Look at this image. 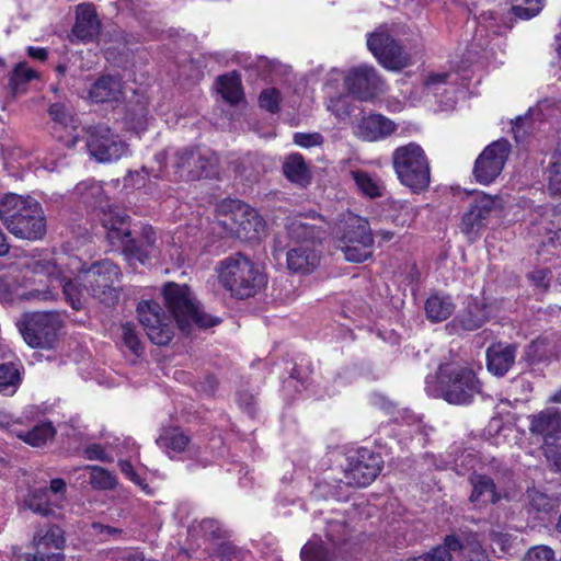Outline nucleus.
Returning <instances> with one entry per match:
<instances>
[{
  "instance_id": "nucleus-1",
  "label": "nucleus",
  "mask_w": 561,
  "mask_h": 561,
  "mask_svg": "<svg viewBox=\"0 0 561 561\" xmlns=\"http://www.w3.org/2000/svg\"><path fill=\"white\" fill-rule=\"evenodd\" d=\"M0 217L7 229L20 239L39 240L46 233L42 206L30 196L5 195L0 202Z\"/></svg>"
},
{
  "instance_id": "nucleus-2",
  "label": "nucleus",
  "mask_w": 561,
  "mask_h": 561,
  "mask_svg": "<svg viewBox=\"0 0 561 561\" xmlns=\"http://www.w3.org/2000/svg\"><path fill=\"white\" fill-rule=\"evenodd\" d=\"M216 272L219 284L238 299L255 296L267 282L260 267L240 252L221 260Z\"/></svg>"
},
{
  "instance_id": "nucleus-3",
  "label": "nucleus",
  "mask_w": 561,
  "mask_h": 561,
  "mask_svg": "<svg viewBox=\"0 0 561 561\" xmlns=\"http://www.w3.org/2000/svg\"><path fill=\"white\" fill-rule=\"evenodd\" d=\"M437 387L432 388L426 379L427 392L442 398L450 404L467 405L481 393V382L474 371L468 367L455 364H442L436 374Z\"/></svg>"
},
{
  "instance_id": "nucleus-4",
  "label": "nucleus",
  "mask_w": 561,
  "mask_h": 561,
  "mask_svg": "<svg viewBox=\"0 0 561 561\" xmlns=\"http://www.w3.org/2000/svg\"><path fill=\"white\" fill-rule=\"evenodd\" d=\"M163 296L173 319L183 333H190L193 327L208 329L220 323V319L206 313L186 285L169 283Z\"/></svg>"
},
{
  "instance_id": "nucleus-5",
  "label": "nucleus",
  "mask_w": 561,
  "mask_h": 561,
  "mask_svg": "<svg viewBox=\"0 0 561 561\" xmlns=\"http://www.w3.org/2000/svg\"><path fill=\"white\" fill-rule=\"evenodd\" d=\"M335 229L339 248L346 261L360 263L373 255L374 238L365 218L351 211L341 214Z\"/></svg>"
},
{
  "instance_id": "nucleus-6",
  "label": "nucleus",
  "mask_w": 561,
  "mask_h": 561,
  "mask_svg": "<svg viewBox=\"0 0 561 561\" xmlns=\"http://www.w3.org/2000/svg\"><path fill=\"white\" fill-rule=\"evenodd\" d=\"M71 266L80 270V279L88 295L100 302L113 306L119 299V267L110 260H101L92 263L89 268L81 270V262L72 259Z\"/></svg>"
},
{
  "instance_id": "nucleus-7",
  "label": "nucleus",
  "mask_w": 561,
  "mask_h": 561,
  "mask_svg": "<svg viewBox=\"0 0 561 561\" xmlns=\"http://www.w3.org/2000/svg\"><path fill=\"white\" fill-rule=\"evenodd\" d=\"M392 164L400 183L413 193L425 191L431 182V168L427 157L415 142L397 148L392 153Z\"/></svg>"
},
{
  "instance_id": "nucleus-8",
  "label": "nucleus",
  "mask_w": 561,
  "mask_h": 561,
  "mask_svg": "<svg viewBox=\"0 0 561 561\" xmlns=\"http://www.w3.org/2000/svg\"><path fill=\"white\" fill-rule=\"evenodd\" d=\"M61 325V317L56 311L33 312L24 316L19 330L28 346L51 350L58 341Z\"/></svg>"
},
{
  "instance_id": "nucleus-9",
  "label": "nucleus",
  "mask_w": 561,
  "mask_h": 561,
  "mask_svg": "<svg viewBox=\"0 0 561 561\" xmlns=\"http://www.w3.org/2000/svg\"><path fill=\"white\" fill-rule=\"evenodd\" d=\"M346 461L343 479L340 482L355 488L369 485L376 480L383 468L381 455L366 447H360L350 453Z\"/></svg>"
},
{
  "instance_id": "nucleus-10",
  "label": "nucleus",
  "mask_w": 561,
  "mask_h": 561,
  "mask_svg": "<svg viewBox=\"0 0 561 561\" xmlns=\"http://www.w3.org/2000/svg\"><path fill=\"white\" fill-rule=\"evenodd\" d=\"M221 224L231 234L245 241L259 240L265 231V221L257 211L239 201L229 204V214Z\"/></svg>"
},
{
  "instance_id": "nucleus-11",
  "label": "nucleus",
  "mask_w": 561,
  "mask_h": 561,
  "mask_svg": "<svg viewBox=\"0 0 561 561\" xmlns=\"http://www.w3.org/2000/svg\"><path fill=\"white\" fill-rule=\"evenodd\" d=\"M217 156L207 149L183 148L175 152L173 167L181 179L195 181L217 173Z\"/></svg>"
},
{
  "instance_id": "nucleus-12",
  "label": "nucleus",
  "mask_w": 561,
  "mask_h": 561,
  "mask_svg": "<svg viewBox=\"0 0 561 561\" xmlns=\"http://www.w3.org/2000/svg\"><path fill=\"white\" fill-rule=\"evenodd\" d=\"M139 322L149 340L157 345H167L174 335V325L170 316L156 301H141L137 308Z\"/></svg>"
},
{
  "instance_id": "nucleus-13",
  "label": "nucleus",
  "mask_w": 561,
  "mask_h": 561,
  "mask_svg": "<svg viewBox=\"0 0 561 561\" xmlns=\"http://www.w3.org/2000/svg\"><path fill=\"white\" fill-rule=\"evenodd\" d=\"M75 194L88 206L93 209H100L103 214L100 220L104 228L111 231H118L119 227L125 222L126 217L121 214L118 207L110 205L104 199L101 183L92 179L84 180L76 185Z\"/></svg>"
},
{
  "instance_id": "nucleus-14",
  "label": "nucleus",
  "mask_w": 561,
  "mask_h": 561,
  "mask_svg": "<svg viewBox=\"0 0 561 561\" xmlns=\"http://www.w3.org/2000/svg\"><path fill=\"white\" fill-rule=\"evenodd\" d=\"M85 147L91 157L102 163L115 162L128 152L126 142L105 125H98L88 131Z\"/></svg>"
},
{
  "instance_id": "nucleus-15",
  "label": "nucleus",
  "mask_w": 561,
  "mask_h": 561,
  "mask_svg": "<svg viewBox=\"0 0 561 561\" xmlns=\"http://www.w3.org/2000/svg\"><path fill=\"white\" fill-rule=\"evenodd\" d=\"M511 152L506 139L493 141L484 148L474 162L473 175L480 184L492 183L502 172Z\"/></svg>"
},
{
  "instance_id": "nucleus-16",
  "label": "nucleus",
  "mask_w": 561,
  "mask_h": 561,
  "mask_svg": "<svg viewBox=\"0 0 561 561\" xmlns=\"http://www.w3.org/2000/svg\"><path fill=\"white\" fill-rule=\"evenodd\" d=\"M33 272L37 275H46L50 280L51 287H55L54 283H56L58 287H61L65 298L72 309L80 310L83 307V290L85 291V289L84 287L80 288L82 282L78 284L77 280L70 279L67 272L56 262L51 260L36 261L33 264ZM79 280L81 279L79 278Z\"/></svg>"
},
{
  "instance_id": "nucleus-17",
  "label": "nucleus",
  "mask_w": 561,
  "mask_h": 561,
  "mask_svg": "<svg viewBox=\"0 0 561 561\" xmlns=\"http://www.w3.org/2000/svg\"><path fill=\"white\" fill-rule=\"evenodd\" d=\"M344 82L348 92L360 101H369L385 90L382 79L375 68L367 65L351 69Z\"/></svg>"
},
{
  "instance_id": "nucleus-18",
  "label": "nucleus",
  "mask_w": 561,
  "mask_h": 561,
  "mask_svg": "<svg viewBox=\"0 0 561 561\" xmlns=\"http://www.w3.org/2000/svg\"><path fill=\"white\" fill-rule=\"evenodd\" d=\"M367 46L378 61L389 70H401L409 65V57L386 32H376L367 39Z\"/></svg>"
},
{
  "instance_id": "nucleus-19",
  "label": "nucleus",
  "mask_w": 561,
  "mask_h": 561,
  "mask_svg": "<svg viewBox=\"0 0 561 561\" xmlns=\"http://www.w3.org/2000/svg\"><path fill=\"white\" fill-rule=\"evenodd\" d=\"M495 201L492 196L482 192L476 193L469 203V209L461 220V232L470 242L474 241L479 231L483 228L491 213L494 210Z\"/></svg>"
},
{
  "instance_id": "nucleus-20",
  "label": "nucleus",
  "mask_w": 561,
  "mask_h": 561,
  "mask_svg": "<svg viewBox=\"0 0 561 561\" xmlns=\"http://www.w3.org/2000/svg\"><path fill=\"white\" fill-rule=\"evenodd\" d=\"M101 32L95 7L91 3H80L76 9V22L70 34V42L75 44L90 43L98 38Z\"/></svg>"
},
{
  "instance_id": "nucleus-21",
  "label": "nucleus",
  "mask_w": 561,
  "mask_h": 561,
  "mask_svg": "<svg viewBox=\"0 0 561 561\" xmlns=\"http://www.w3.org/2000/svg\"><path fill=\"white\" fill-rule=\"evenodd\" d=\"M529 432L540 437L546 445L552 444L561 437V410L546 408L528 416Z\"/></svg>"
},
{
  "instance_id": "nucleus-22",
  "label": "nucleus",
  "mask_w": 561,
  "mask_h": 561,
  "mask_svg": "<svg viewBox=\"0 0 561 561\" xmlns=\"http://www.w3.org/2000/svg\"><path fill=\"white\" fill-rule=\"evenodd\" d=\"M317 218L302 215L287 219L286 231L288 237L298 244L321 247V240L325 233L322 227L310 222Z\"/></svg>"
},
{
  "instance_id": "nucleus-23",
  "label": "nucleus",
  "mask_w": 561,
  "mask_h": 561,
  "mask_svg": "<svg viewBox=\"0 0 561 561\" xmlns=\"http://www.w3.org/2000/svg\"><path fill=\"white\" fill-rule=\"evenodd\" d=\"M445 542L449 547L451 556L454 552L460 553L461 561H491L477 534L463 537L448 535L445 538Z\"/></svg>"
},
{
  "instance_id": "nucleus-24",
  "label": "nucleus",
  "mask_w": 561,
  "mask_h": 561,
  "mask_svg": "<svg viewBox=\"0 0 561 561\" xmlns=\"http://www.w3.org/2000/svg\"><path fill=\"white\" fill-rule=\"evenodd\" d=\"M396 130L394 123L381 114L364 116L355 126V135L368 141L383 139Z\"/></svg>"
},
{
  "instance_id": "nucleus-25",
  "label": "nucleus",
  "mask_w": 561,
  "mask_h": 561,
  "mask_svg": "<svg viewBox=\"0 0 561 561\" xmlns=\"http://www.w3.org/2000/svg\"><path fill=\"white\" fill-rule=\"evenodd\" d=\"M321 260V247L298 244L287 252V267L296 273H310Z\"/></svg>"
},
{
  "instance_id": "nucleus-26",
  "label": "nucleus",
  "mask_w": 561,
  "mask_h": 561,
  "mask_svg": "<svg viewBox=\"0 0 561 561\" xmlns=\"http://www.w3.org/2000/svg\"><path fill=\"white\" fill-rule=\"evenodd\" d=\"M516 346L497 343L491 345L486 351L488 370L494 376H504L514 365Z\"/></svg>"
},
{
  "instance_id": "nucleus-27",
  "label": "nucleus",
  "mask_w": 561,
  "mask_h": 561,
  "mask_svg": "<svg viewBox=\"0 0 561 561\" xmlns=\"http://www.w3.org/2000/svg\"><path fill=\"white\" fill-rule=\"evenodd\" d=\"M22 507L43 517H58L62 510L59 504H54V499L45 488L28 490L23 499Z\"/></svg>"
},
{
  "instance_id": "nucleus-28",
  "label": "nucleus",
  "mask_w": 561,
  "mask_h": 561,
  "mask_svg": "<svg viewBox=\"0 0 561 561\" xmlns=\"http://www.w3.org/2000/svg\"><path fill=\"white\" fill-rule=\"evenodd\" d=\"M89 98L95 103L122 101L124 92L121 79L113 76H102L91 85Z\"/></svg>"
},
{
  "instance_id": "nucleus-29",
  "label": "nucleus",
  "mask_w": 561,
  "mask_h": 561,
  "mask_svg": "<svg viewBox=\"0 0 561 561\" xmlns=\"http://www.w3.org/2000/svg\"><path fill=\"white\" fill-rule=\"evenodd\" d=\"M470 483L472 485L470 502L482 506L490 503L494 504L501 499L492 478L474 473L470 477Z\"/></svg>"
},
{
  "instance_id": "nucleus-30",
  "label": "nucleus",
  "mask_w": 561,
  "mask_h": 561,
  "mask_svg": "<svg viewBox=\"0 0 561 561\" xmlns=\"http://www.w3.org/2000/svg\"><path fill=\"white\" fill-rule=\"evenodd\" d=\"M283 172L286 179L298 187H307L312 175L304 157L299 153H291L286 157L283 163Z\"/></svg>"
},
{
  "instance_id": "nucleus-31",
  "label": "nucleus",
  "mask_w": 561,
  "mask_h": 561,
  "mask_svg": "<svg viewBox=\"0 0 561 561\" xmlns=\"http://www.w3.org/2000/svg\"><path fill=\"white\" fill-rule=\"evenodd\" d=\"M190 437L179 427L163 428L157 438V445L170 457L185 450L191 453Z\"/></svg>"
},
{
  "instance_id": "nucleus-32",
  "label": "nucleus",
  "mask_w": 561,
  "mask_h": 561,
  "mask_svg": "<svg viewBox=\"0 0 561 561\" xmlns=\"http://www.w3.org/2000/svg\"><path fill=\"white\" fill-rule=\"evenodd\" d=\"M65 543L64 531L58 526H51L44 535L34 536L33 546L35 552L49 553V551L62 552Z\"/></svg>"
},
{
  "instance_id": "nucleus-33",
  "label": "nucleus",
  "mask_w": 561,
  "mask_h": 561,
  "mask_svg": "<svg viewBox=\"0 0 561 561\" xmlns=\"http://www.w3.org/2000/svg\"><path fill=\"white\" fill-rule=\"evenodd\" d=\"M455 305L448 296H431L425 304L427 318L433 322H442L454 312Z\"/></svg>"
},
{
  "instance_id": "nucleus-34",
  "label": "nucleus",
  "mask_w": 561,
  "mask_h": 561,
  "mask_svg": "<svg viewBox=\"0 0 561 561\" xmlns=\"http://www.w3.org/2000/svg\"><path fill=\"white\" fill-rule=\"evenodd\" d=\"M486 320L488 316L484 307L473 301L468 304L466 310H463L454 322L459 323L466 331H473L481 328Z\"/></svg>"
},
{
  "instance_id": "nucleus-35",
  "label": "nucleus",
  "mask_w": 561,
  "mask_h": 561,
  "mask_svg": "<svg viewBox=\"0 0 561 561\" xmlns=\"http://www.w3.org/2000/svg\"><path fill=\"white\" fill-rule=\"evenodd\" d=\"M350 534V528L343 513H334L327 519L325 536L332 548L336 549L341 543L345 542Z\"/></svg>"
},
{
  "instance_id": "nucleus-36",
  "label": "nucleus",
  "mask_w": 561,
  "mask_h": 561,
  "mask_svg": "<svg viewBox=\"0 0 561 561\" xmlns=\"http://www.w3.org/2000/svg\"><path fill=\"white\" fill-rule=\"evenodd\" d=\"M300 558L302 561H335V549L313 537L302 547Z\"/></svg>"
},
{
  "instance_id": "nucleus-37",
  "label": "nucleus",
  "mask_w": 561,
  "mask_h": 561,
  "mask_svg": "<svg viewBox=\"0 0 561 561\" xmlns=\"http://www.w3.org/2000/svg\"><path fill=\"white\" fill-rule=\"evenodd\" d=\"M55 428L50 422H43L35 425L28 431L15 432L16 437L33 447L45 445L49 439L55 436Z\"/></svg>"
},
{
  "instance_id": "nucleus-38",
  "label": "nucleus",
  "mask_w": 561,
  "mask_h": 561,
  "mask_svg": "<svg viewBox=\"0 0 561 561\" xmlns=\"http://www.w3.org/2000/svg\"><path fill=\"white\" fill-rule=\"evenodd\" d=\"M357 190L369 198L382 196L383 185L380 180L371 176L363 170H352L350 172Z\"/></svg>"
},
{
  "instance_id": "nucleus-39",
  "label": "nucleus",
  "mask_w": 561,
  "mask_h": 561,
  "mask_svg": "<svg viewBox=\"0 0 561 561\" xmlns=\"http://www.w3.org/2000/svg\"><path fill=\"white\" fill-rule=\"evenodd\" d=\"M22 382L21 369L13 363L0 364V393L13 396Z\"/></svg>"
},
{
  "instance_id": "nucleus-40",
  "label": "nucleus",
  "mask_w": 561,
  "mask_h": 561,
  "mask_svg": "<svg viewBox=\"0 0 561 561\" xmlns=\"http://www.w3.org/2000/svg\"><path fill=\"white\" fill-rule=\"evenodd\" d=\"M35 78L36 72L31 69L26 62L18 64L9 78V88L11 93L13 95L24 93L27 83Z\"/></svg>"
},
{
  "instance_id": "nucleus-41",
  "label": "nucleus",
  "mask_w": 561,
  "mask_h": 561,
  "mask_svg": "<svg viewBox=\"0 0 561 561\" xmlns=\"http://www.w3.org/2000/svg\"><path fill=\"white\" fill-rule=\"evenodd\" d=\"M218 91L230 104H237L242 96L241 82L236 75H224L217 79Z\"/></svg>"
},
{
  "instance_id": "nucleus-42",
  "label": "nucleus",
  "mask_w": 561,
  "mask_h": 561,
  "mask_svg": "<svg viewBox=\"0 0 561 561\" xmlns=\"http://www.w3.org/2000/svg\"><path fill=\"white\" fill-rule=\"evenodd\" d=\"M90 470V484L98 490H112L116 486V477L108 470L99 466H87Z\"/></svg>"
},
{
  "instance_id": "nucleus-43",
  "label": "nucleus",
  "mask_w": 561,
  "mask_h": 561,
  "mask_svg": "<svg viewBox=\"0 0 561 561\" xmlns=\"http://www.w3.org/2000/svg\"><path fill=\"white\" fill-rule=\"evenodd\" d=\"M513 13L519 19H531L538 15L545 7L546 0H512Z\"/></svg>"
},
{
  "instance_id": "nucleus-44",
  "label": "nucleus",
  "mask_w": 561,
  "mask_h": 561,
  "mask_svg": "<svg viewBox=\"0 0 561 561\" xmlns=\"http://www.w3.org/2000/svg\"><path fill=\"white\" fill-rule=\"evenodd\" d=\"M548 190L552 196L561 195V151L557 150L548 168Z\"/></svg>"
},
{
  "instance_id": "nucleus-45",
  "label": "nucleus",
  "mask_w": 561,
  "mask_h": 561,
  "mask_svg": "<svg viewBox=\"0 0 561 561\" xmlns=\"http://www.w3.org/2000/svg\"><path fill=\"white\" fill-rule=\"evenodd\" d=\"M250 551L239 548L231 542H221L216 549L219 561H248Z\"/></svg>"
},
{
  "instance_id": "nucleus-46",
  "label": "nucleus",
  "mask_w": 561,
  "mask_h": 561,
  "mask_svg": "<svg viewBox=\"0 0 561 561\" xmlns=\"http://www.w3.org/2000/svg\"><path fill=\"white\" fill-rule=\"evenodd\" d=\"M154 249H150L141 241L128 240L125 243L124 251L128 259L136 260L141 264H145L151 256Z\"/></svg>"
},
{
  "instance_id": "nucleus-47",
  "label": "nucleus",
  "mask_w": 561,
  "mask_h": 561,
  "mask_svg": "<svg viewBox=\"0 0 561 561\" xmlns=\"http://www.w3.org/2000/svg\"><path fill=\"white\" fill-rule=\"evenodd\" d=\"M49 116L55 122V124L59 125L65 129L75 130L77 127L75 125V118L71 113L65 107V105L60 103H54L48 108Z\"/></svg>"
},
{
  "instance_id": "nucleus-48",
  "label": "nucleus",
  "mask_w": 561,
  "mask_h": 561,
  "mask_svg": "<svg viewBox=\"0 0 561 561\" xmlns=\"http://www.w3.org/2000/svg\"><path fill=\"white\" fill-rule=\"evenodd\" d=\"M450 75L447 72L443 73H432L425 80V88L428 92L433 93L435 96H438L440 91L448 92Z\"/></svg>"
},
{
  "instance_id": "nucleus-49",
  "label": "nucleus",
  "mask_w": 561,
  "mask_h": 561,
  "mask_svg": "<svg viewBox=\"0 0 561 561\" xmlns=\"http://www.w3.org/2000/svg\"><path fill=\"white\" fill-rule=\"evenodd\" d=\"M122 339L124 344L135 354L142 351L141 342L136 333L135 325L127 322L122 325Z\"/></svg>"
},
{
  "instance_id": "nucleus-50",
  "label": "nucleus",
  "mask_w": 561,
  "mask_h": 561,
  "mask_svg": "<svg viewBox=\"0 0 561 561\" xmlns=\"http://www.w3.org/2000/svg\"><path fill=\"white\" fill-rule=\"evenodd\" d=\"M280 93L275 88L265 89L261 92L260 106L271 113H276L279 107Z\"/></svg>"
},
{
  "instance_id": "nucleus-51",
  "label": "nucleus",
  "mask_w": 561,
  "mask_h": 561,
  "mask_svg": "<svg viewBox=\"0 0 561 561\" xmlns=\"http://www.w3.org/2000/svg\"><path fill=\"white\" fill-rule=\"evenodd\" d=\"M409 561H453V556L450 554L449 547L444 541V545L437 546L430 552Z\"/></svg>"
},
{
  "instance_id": "nucleus-52",
  "label": "nucleus",
  "mask_w": 561,
  "mask_h": 561,
  "mask_svg": "<svg viewBox=\"0 0 561 561\" xmlns=\"http://www.w3.org/2000/svg\"><path fill=\"white\" fill-rule=\"evenodd\" d=\"M49 491V495L54 499V504H59L64 507L66 502L67 485L64 479L56 478L50 481L49 488H45Z\"/></svg>"
},
{
  "instance_id": "nucleus-53",
  "label": "nucleus",
  "mask_w": 561,
  "mask_h": 561,
  "mask_svg": "<svg viewBox=\"0 0 561 561\" xmlns=\"http://www.w3.org/2000/svg\"><path fill=\"white\" fill-rule=\"evenodd\" d=\"M554 552L547 546H538L529 549L523 561H553Z\"/></svg>"
},
{
  "instance_id": "nucleus-54",
  "label": "nucleus",
  "mask_w": 561,
  "mask_h": 561,
  "mask_svg": "<svg viewBox=\"0 0 561 561\" xmlns=\"http://www.w3.org/2000/svg\"><path fill=\"white\" fill-rule=\"evenodd\" d=\"M118 467L121 471L135 484L140 486L145 492L149 493L148 491V484L144 482V479L134 470L133 465L129 460H123L121 459L118 461Z\"/></svg>"
},
{
  "instance_id": "nucleus-55",
  "label": "nucleus",
  "mask_w": 561,
  "mask_h": 561,
  "mask_svg": "<svg viewBox=\"0 0 561 561\" xmlns=\"http://www.w3.org/2000/svg\"><path fill=\"white\" fill-rule=\"evenodd\" d=\"M527 496L530 505L537 511H548L551 507L550 499L536 489L528 490Z\"/></svg>"
},
{
  "instance_id": "nucleus-56",
  "label": "nucleus",
  "mask_w": 561,
  "mask_h": 561,
  "mask_svg": "<svg viewBox=\"0 0 561 561\" xmlns=\"http://www.w3.org/2000/svg\"><path fill=\"white\" fill-rule=\"evenodd\" d=\"M84 458L88 460H100L102 462H112L113 458L108 456L100 444H90L83 450Z\"/></svg>"
},
{
  "instance_id": "nucleus-57",
  "label": "nucleus",
  "mask_w": 561,
  "mask_h": 561,
  "mask_svg": "<svg viewBox=\"0 0 561 561\" xmlns=\"http://www.w3.org/2000/svg\"><path fill=\"white\" fill-rule=\"evenodd\" d=\"M323 141V137L318 134H305V133H296L294 135V142L300 147L310 148L314 146L321 145Z\"/></svg>"
},
{
  "instance_id": "nucleus-58",
  "label": "nucleus",
  "mask_w": 561,
  "mask_h": 561,
  "mask_svg": "<svg viewBox=\"0 0 561 561\" xmlns=\"http://www.w3.org/2000/svg\"><path fill=\"white\" fill-rule=\"evenodd\" d=\"M238 404L249 415H253L256 409V399L252 393L240 392L238 393Z\"/></svg>"
},
{
  "instance_id": "nucleus-59",
  "label": "nucleus",
  "mask_w": 561,
  "mask_h": 561,
  "mask_svg": "<svg viewBox=\"0 0 561 561\" xmlns=\"http://www.w3.org/2000/svg\"><path fill=\"white\" fill-rule=\"evenodd\" d=\"M201 529L205 536L211 538H219L222 535V529L219 523L215 519L207 518L201 523Z\"/></svg>"
},
{
  "instance_id": "nucleus-60",
  "label": "nucleus",
  "mask_w": 561,
  "mask_h": 561,
  "mask_svg": "<svg viewBox=\"0 0 561 561\" xmlns=\"http://www.w3.org/2000/svg\"><path fill=\"white\" fill-rule=\"evenodd\" d=\"M64 554L58 551H49V553L34 552L25 556V561H62Z\"/></svg>"
},
{
  "instance_id": "nucleus-61",
  "label": "nucleus",
  "mask_w": 561,
  "mask_h": 561,
  "mask_svg": "<svg viewBox=\"0 0 561 561\" xmlns=\"http://www.w3.org/2000/svg\"><path fill=\"white\" fill-rule=\"evenodd\" d=\"M546 456L557 471H561V445H547Z\"/></svg>"
},
{
  "instance_id": "nucleus-62",
  "label": "nucleus",
  "mask_w": 561,
  "mask_h": 561,
  "mask_svg": "<svg viewBox=\"0 0 561 561\" xmlns=\"http://www.w3.org/2000/svg\"><path fill=\"white\" fill-rule=\"evenodd\" d=\"M329 110H331L337 117L344 119L346 116H350V110L346 105L344 99L339 98L336 100H332L329 105Z\"/></svg>"
},
{
  "instance_id": "nucleus-63",
  "label": "nucleus",
  "mask_w": 561,
  "mask_h": 561,
  "mask_svg": "<svg viewBox=\"0 0 561 561\" xmlns=\"http://www.w3.org/2000/svg\"><path fill=\"white\" fill-rule=\"evenodd\" d=\"M28 297L32 299L41 300V301H48V300H54L56 295L51 288H47L44 290L33 289L28 293Z\"/></svg>"
},
{
  "instance_id": "nucleus-64",
  "label": "nucleus",
  "mask_w": 561,
  "mask_h": 561,
  "mask_svg": "<svg viewBox=\"0 0 561 561\" xmlns=\"http://www.w3.org/2000/svg\"><path fill=\"white\" fill-rule=\"evenodd\" d=\"M156 232L150 226H146L141 230V238L139 241L144 242L150 249H154L156 243Z\"/></svg>"
}]
</instances>
